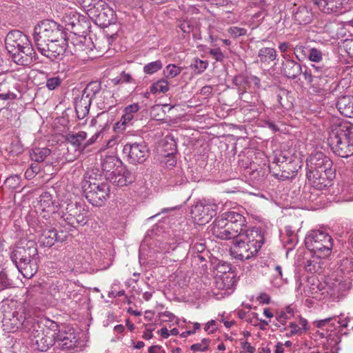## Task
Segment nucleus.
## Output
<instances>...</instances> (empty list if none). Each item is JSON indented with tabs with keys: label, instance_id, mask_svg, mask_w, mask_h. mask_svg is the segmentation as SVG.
I'll use <instances>...</instances> for the list:
<instances>
[{
	"label": "nucleus",
	"instance_id": "nucleus-4",
	"mask_svg": "<svg viewBox=\"0 0 353 353\" xmlns=\"http://www.w3.org/2000/svg\"><path fill=\"white\" fill-rule=\"evenodd\" d=\"M245 223V217L234 211L226 212L216 218L210 225L212 234L221 240L236 238L243 231Z\"/></svg>",
	"mask_w": 353,
	"mask_h": 353
},
{
	"label": "nucleus",
	"instance_id": "nucleus-11",
	"mask_svg": "<svg viewBox=\"0 0 353 353\" xmlns=\"http://www.w3.org/2000/svg\"><path fill=\"white\" fill-rule=\"evenodd\" d=\"M37 50L42 55L52 61L62 60L65 54L72 53L65 38V34L60 39H57L55 41H50L46 46L39 47Z\"/></svg>",
	"mask_w": 353,
	"mask_h": 353
},
{
	"label": "nucleus",
	"instance_id": "nucleus-21",
	"mask_svg": "<svg viewBox=\"0 0 353 353\" xmlns=\"http://www.w3.org/2000/svg\"><path fill=\"white\" fill-rule=\"evenodd\" d=\"M139 110L140 105L137 103L127 105L123 110V114L120 121L115 123L114 126V130H117L118 132L123 131L127 125L134 119L135 114Z\"/></svg>",
	"mask_w": 353,
	"mask_h": 353
},
{
	"label": "nucleus",
	"instance_id": "nucleus-3",
	"mask_svg": "<svg viewBox=\"0 0 353 353\" xmlns=\"http://www.w3.org/2000/svg\"><path fill=\"white\" fill-rule=\"evenodd\" d=\"M264 243V235L258 228L240 232L230 248L231 255L239 260H248L254 256Z\"/></svg>",
	"mask_w": 353,
	"mask_h": 353
},
{
	"label": "nucleus",
	"instance_id": "nucleus-52",
	"mask_svg": "<svg viewBox=\"0 0 353 353\" xmlns=\"http://www.w3.org/2000/svg\"><path fill=\"white\" fill-rule=\"evenodd\" d=\"M209 53L216 61H223L225 56L219 48L210 49Z\"/></svg>",
	"mask_w": 353,
	"mask_h": 353
},
{
	"label": "nucleus",
	"instance_id": "nucleus-44",
	"mask_svg": "<svg viewBox=\"0 0 353 353\" xmlns=\"http://www.w3.org/2000/svg\"><path fill=\"white\" fill-rule=\"evenodd\" d=\"M181 70V68L175 64H169L165 67L163 73L166 78L172 79L179 74Z\"/></svg>",
	"mask_w": 353,
	"mask_h": 353
},
{
	"label": "nucleus",
	"instance_id": "nucleus-64",
	"mask_svg": "<svg viewBox=\"0 0 353 353\" xmlns=\"http://www.w3.org/2000/svg\"><path fill=\"white\" fill-rule=\"evenodd\" d=\"M195 67L199 70L200 72L204 71L208 65V63L201 59L195 60Z\"/></svg>",
	"mask_w": 353,
	"mask_h": 353
},
{
	"label": "nucleus",
	"instance_id": "nucleus-25",
	"mask_svg": "<svg viewBox=\"0 0 353 353\" xmlns=\"http://www.w3.org/2000/svg\"><path fill=\"white\" fill-rule=\"evenodd\" d=\"M55 342L61 350H68L76 347L77 339L74 332H63L55 336Z\"/></svg>",
	"mask_w": 353,
	"mask_h": 353
},
{
	"label": "nucleus",
	"instance_id": "nucleus-22",
	"mask_svg": "<svg viewBox=\"0 0 353 353\" xmlns=\"http://www.w3.org/2000/svg\"><path fill=\"white\" fill-rule=\"evenodd\" d=\"M324 13H342L345 0H311Z\"/></svg>",
	"mask_w": 353,
	"mask_h": 353
},
{
	"label": "nucleus",
	"instance_id": "nucleus-43",
	"mask_svg": "<svg viewBox=\"0 0 353 353\" xmlns=\"http://www.w3.org/2000/svg\"><path fill=\"white\" fill-rule=\"evenodd\" d=\"M163 67L161 61L157 60L146 64L143 67V72L147 74H153L160 70Z\"/></svg>",
	"mask_w": 353,
	"mask_h": 353
},
{
	"label": "nucleus",
	"instance_id": "nucleus-41",
	"mask_svg": "<svg viewBox=\"0 0 353 353\" xmlns=\"http://www.w3.org/2000/svg\"><path fill=\"white\" fill-rule=\"evenodd\" d=\"M79 2L81 4L82 7L90 12H94V10H97L101 7V4L103 3V0H79Z\"/></svg>",
	"mask_w": 353,
	"mask_h": 353
},
{
	"label": "nucleus",
	"instance_id": "nucleus-38",
	"mask_svg": "<svg viewBox=\"0 0 353 353\" xmlns=\"http://www.w3.org/2000/svg\"><path fill=\"white\" fill-rule=\"evenodd\" d=\"M169 175V183L170 185H180L187 181V179L183 170L180 168L171 171Z\"/></svg>",
	"mask_w": 353,
	"mask_h": 353
},
{
	"label": "nucleus",
	"instance_id": "nucleus-30",
	"mask_svg": "<svg viewBox=\"0 0 353 353\" xmlns=\"http://www.w3.org/2000/svg\"><path fill=\"white\" fill-rule=\"evenodd\" d=\"M88 34H74L71 43L74 48V51L72 54L79 55L80 52L87 51L89 48L87 43H90V38L87 37Z\"/></svg>",
	"mask_w": 353,
	"mask_h": 353
},
{
	"label": "nucleus",
	"instance_id": "nucleus-28",
	"mask_svg": "<svg viewBox=\"0 0 353 353\" xmlns=\"http://www.w3.org/2000/svg\"><path fill=\"white\" fill-rule=\"evenodd\" d=\"M336 105L342 115L349 118L353 117V97L342 96L338 99Z\"/></svg>",
	"mask_w": 353,
	"mask_h": 353
},
{
	"label": "nucleus",
	"instance_id": "nucleus-2",
	"mask_svg": "<svg viewBox=\"0 0 353 353\" xmlns=\"http://www.w3.org/2000/svg\"><path fill=\"white\" fill-rule=\"evenodd\" d=\"M332 160L321 152L312 154L306 161V176L311 185L316 190H323L331 185L335 177Z\"/></svg>",
	"mask_w": 353,
	"mask_h": 353
},
{
	"label": "nucleus",
	"instance_id": "nucleus-17",
	"mask_svg": "<svg viewBox=\"0 0 353 353\" xmlns=\"http://www.w3.org/2000/svg\"><path fill=\"white\" fill-rule=\"evenodd\" d=\"M92 14L99 26L103 28L108 27L117 21L115 12L105 1L99 9L94 10Z\"/></svg>",
	"mask_w": 353,
	"mask_h": 353
},
{
	"label": "nucleus",
	"instance_id": "nucleus-55",
	"mask_svg": "<svg viewBox=\"0 0 353 353\" xmlns=\"http://www.w3.org/2000/svg\"><path fill=\"white\" fill-rule=\"evenodd\" d=\"M179 27L184 33H190L192 30V25L187 21H180Z\"/></svg>",
	"mask_w": 353,
	"mask_h": 353
},
{
	"label": "nucleus",
	"instance_id": "nucleus-16",
	"mask_svg": "<svg viewBox=\"0 0 353 353\" xmlns=\"http://www.w3.org/2000/svg\"><path fill=\"white\" fill-rule=\"evenodd\" d=\"M35 208L39 216L45 219H50V215L56 219L58 215L59 209L57 211L54 210L52 195L48 192H44L40 195Z\"/></svg>",
	"mask_w": 353,
	"mask_h": 353
},
{
	"label": "nucleus",
	"instance_id": "nucleus-49",
	"mask_svg": "<svg viewBox=\"0 0 353 353\" xmlns=\"http://www.w3.org/2000/svg\"><path fill=\"white\" fill-rule=\"evenodd\" d=\"M230 35L234 38L237 39L241 36H244L247 34V30L245 28L232 26L228 30Z\"/></svg>",
	"mask_w": 353,
	"mask_h": 353
},
{
	"label": "nucleus",
	"instance_id": "nucleus-8",
	"mask_svg": "<svg viewBox=\"0 0 353 353\" xmlns=\"http://www.w3.org/2000/svg\"><path fill=\"white\" fill-rule=\"evenodd\" d=\"M306 248L318 259L329 256L333 248V239L325 231L313 230L308 232L305 239Z\"/></svg>",
	"mask_w": 353,
	"mask_h": 353
},
{
	"label": "nucleus",
	"instance_id": "nucleus-27",
	"mask_svg": "<svg viewBox=\"0 0 353 353\" xmlns=\"http://www.w3.org/2000/svg\"><path fill=\"white\" fill-rule=\"evenodd\" d=\"M101 169L105 172V176L108 174H112V171H115L117 168L122 166V162L114 155H105L101 157Z\"/></svg>",
	"mask_w": 353,
	"mask_h": 353
},
{
	"label": "nucleus",
	"instance_id": "nucleus-19",
	"mask_svg": "<svg viewBox=\"0 0 353 353\" xmlns=\"http://www.w3.org/2000/svg\"><path fill=\"white\" fill-rule=\"evenodd\" d=\"M282 57L283 61L281 62V74L288 79H296L302 72L301 65L288 54H282Z\"/></svg>",
	"mask_w": 353,
	"mask_h": 353
},
{
	"label": "nucleus",
	"instance_id": "nucleus-58",
	"mask_svg": "<svg viewBox=\"0 0 353 353\" xmlns=\"http://www.w3.org/2000/svg\"><path fill=\"white\" fill-rule=\"evenodd\" d=\"M285 163H288V159L285 157V156L282 155L281 154H279V157H276L274 158V160L272 162V164L276 163V165H279L280 168H282V165H285Z\"/></svg>",
	"mask_w": 353,
	"mask_h": 353
},
{
	"label": "nucleus",
	"instance_id": "nucleus-29",
	"mask_svg": "<svg viewBox=\"0 0 353 353\" xmlns=\"http://www.w3.org/2000/svg\"><path fill=\"white\" fill-rule=\"evenodd\" d=\"M65 236H61L54 229L45 230L40 236L41 243L46 247L52 246L57 241H63Z\"/></svg>",
	"mask_w": 353,
	"mask_h": 353
},
{
	"label": "nucleus",
	"instance_id": "nucleus-57",
	"mask_svg": "<svg viewBox=\"0 0 353 353\" xmlns=\"http://www.w3.org/2000/svg\"><path fill=\"white\" fill-rule=\"evenodd\" d=\"M204 330L208 333H214L217 330L216 322L214 320L208 321L205 324Z\"/></svg>",
	"mask_w": 353,
	"mask_h": 353
},
{
	"label": "nucleus",
	"instance_id": "nucleus-31",
	"mask_svg": "<svg viewBox=\"0 0 353 353\" xmlns=\"http://www.w3.org/2000/svg\"><path fill=\"white\" fill-rule=\"evenodd\" d=\"M87 133L83 131L78 132L77 133L70 132L65 136V141L72 145L76 150L83 151L85 146L82 147V143L85 140Z\"/></svg>",
	"mask_w": 353,
	"mask_h": 353
},
{
	"label": "nucleus",
	"instance_id": "nucleus-14",
	"mask_svg": "<svg viewBox=\"0 0 353 353\" xmlns=\"http://www.w3.org/2000/svg\"><path fill=\"white\" fill-rule=\"evenodd\" d=\"M65 28L74 34H88L91 23L88 17L75 11H70L63 17Z\"/></svg>",
	"mask_w": 353,
	"mask_h": 353
},
{
	"label": "nucleus",
	"instance_id": "nucleus-50",
	"mask_svg": "<svg viewBox=\"0 0 353 353\" xmlns=\"http://www.w3.org/2000/svg\"><path fill=\"white\" fill-rule=\"evenodd\" d=\"M61 83V79L59 77H53L48 78L46 81V86L49 90H54Z\"/></svg>",
	"mask_w": 353,
	"mask_h": 353
},
{
	"label": "nucleus",
	"instance_id": "nucleus-47",
	"mask_svg": "<svg viewBox=\"0 0 353 353\" xmlns=\"http://www.w3.org/2000/svg\"><path fill=\"white\" fill-rule=\"evenodd\" d=\"M21 177L19 175H13L8 177L5 181V185L10 189L14 190L19 187Z\"/></svg>",
	"mask_w": 353,
	"mask_h": 353
},
{
	"label": "nucleus",
	"instance_id": "nucleus-51",
	"mask_svg": "<svg viewBox=\"0 0 353 353\" xmlns=\"http://www.w3.org/2000/svg\"><path fill=\"white\" fill-rule=\"evenodd\" d=\"M342 316H343V314H341L339 316H335L336 321H333V323H334V329H336V323L338 325L339 327L344 328L347 327L348 325V323L350 322L349 318H345L342 319Z\"/></svg>",
	"mask_w": 353,
	"mask_h": 353
},
{
	"label": "nucleus",
	"instance_id": "nucleus-54",
	"mask_svg": "<svg viewBox=\"0 0 353 353\" xmlns=\"http://www.w3.org/2000/svg\"><path fill=\"white\" fill-rule=\"evenodd\" d=\"M333 321H336V317H328V318H325L324 319L318 320V321H314V323L318 327H323L327 323L330 324V326H334V323H333Z\"/></svg>",
	"mask_w": 353,
	"mask_h": 353
},
{
	"label": "nucleus",
	"instance_id": "nucleus-33",
	"mask_svg": "<svg viewBox=\"0 0 353 353\" xmlns=\"http://www.w3.org/2000/svg\"><path fill=\"white\" fill-rule=\"evenodd\" d=\"M313 19V14L310 10L306 7H300L294 13V19L299 25H306L310 23Z\"/></svg>",
	"mask_w": 353,
	"mask_h": 353
},
{
	"label": "nucleus",
	"instance_id": "nucleus-12",
	"mask_svg": "<svg viewBox=\"0 0 353 353\" xmlns=\"http://www.w3.org/2000/svg\"><path fill=\"white\" fill-rule=\"evenodd\" d=\"M39 258L37 244L33 241L21 240L10 253V259L15 265L19 262L30 261Z\"/></svg>",
	"mask_w": 353,
	"mask_h": 353
},
{
	"label": "nucleus",
	"instance_id": "nucleus-35",
	"mask_svg": "<svg viewBox=\"0 0 353 353\" xmlns=\"http://www.w3.org/2000/svg\"><path fill=\"white\" fill-rule=\"evenodd\" d=\"M15 284L10 272L6 268L0 270V292L14 288Z\"/></svg>",
	"mask_w": 353,
	"mask_h": 353
},
{
	"label": "nucleus",
	"instance_id": "nucleus-62",
	"mask_svg": "<svg viewBox=\"0 0 353 353\" xmlns=\"http://www.w3.org/2000/svg\"><path fill=\"white\" fill-rule=\"evenodd\" d=\"M289 327L292 330L293 333L297 335H301L303 334V329H301L296 323L291 322L289 324Z\"/></svg>",
	"mask_w": 353,
	"mask_h": 353
},
{
	"label": "nucleus",
	"instance_id": "nucleus-6",
	"mask_svg": "<svg viewBox=\"0 0 353 353\" xmlns=\"http://www.w3.org/2000/svg\"><path fill=\"white\" fill-rule=\"evenodd\" d=\"M81 188L86 199L93 206L103 205L110 195L109 184L107 182H100L88 173L84 175Z\"/></svg>",
	"mask_w": 353,
	"mask_h": 353
},
{
	"label": "nucleus",
	"instance_id": "nucleus-48",
	"mask_svg": "<svg viewBox=\"0 0 353 353\" xmlns=\"http://www.w3.org/2000/svg\"><path fill=\"white\" fill-rule=\"evenodd\" d=\"M305 70L304 71L302 70L301 72V74L303 75L304 79L310 83H315L318 79L320 78V75L314 74L312 70L310 68L308 69L305 66Z\"/></svg>",
	"mask_w": 353,
	"mask_h": 353
},
{
	"label": "nucleus",
	"instance_id": "nucleus-20",
	"mask_svg": "<svg viewBox=\"0 0 353 353\" xmlns=\"http://www.w3.org/2000/svg\"><path fill=\"white\" fill-rule=\"evenodd\" d=\"M12 58L17 64L24 66H29L37 61L38 57L32 45L22 50H19L11 54Z\"/></svg>",
	"mask_w": 353,
	"mask_h": 353
},
{
	"label": "nucleus",
	"instance_id": "nucleus-18",
	"mask_svg": "<svg viewBox=\"0 0 353 353\" xmlns=\"http://www.w3.org/2000/svg\"><path fill=\"white\" fill-rule=\"evenodd\" d=\"M105 179L114 185L123 187L132 183L134 176L130 171L121 166L115 171H112V174H106Z\"/></svg>",
	"mask_w": 353,
	"mask_h": 353
},
{
	"label": "nucleus",
	"instance_id": "nucleus-40",
	"mask_svg": "<svg viewBox=\"0 0 353 353\" xmlns=\"http://www.w3.org/2000/svg\"><path fill=\"white\" fill-rule=\"evenodd\" d=\"M169 90L168 82L162 79L154 83L150 86V92L152 94L165 93Z\"/></svg>",
	"mask_w": 353,
	"mask_h": 353
},
{
	"label": "nucleus",
	"instance_id": "nucleus-9",
	"mask_svg": "<svg viewBox=\"0 0 353 353\" xmlns=\"http://www.w3.org/2000/svg\"><path fill=\"white\" fill-rule=\"evenodd\" d=\"M63 27L53 20H43L34 28L32 37L37 49L46 46L50 41H55L63 37Z\"/></svg>",
	"mask_w": 353,
	"mask_h": 353
},
{
	"label": "nucleus",
	"instance_id": "nucleus-7",
	"mask_svg": "<svg viewBox=\"0 0 353 353\" xmlns=\"http://www.w3.org/2000/svg\"><path fill=\"white\" fill-rule=\"evenodd\" d=\"M58 208L57 216L63 219L68 225L76 228L77 225L86 224L88 211L84 203L70 199L63 200Z\"/></svg>",
	"mask_w": 353,
	"mask_h": 353
},
{
	"label": "nucleus",
	"instance_id": "nucleus-37",
	"mask_svg": "<svg viewBox=\"0 0 353 353\" xmlns=\"http://www.w3.org/2000/svg\"><path fill=\"white\" fill-rule=\"evenodd\" d=\"M258 57L261 63H269L276 59V51L272 48H262L259 50Z\"/></svg>",
	"mask_w": 353,
	"mask_h": 353
},
{
	"label": "nucleus",
	"instance_id": "nucleus-26",
	"mask_svg": "<svg viewBox=\"0 0 353 353\" xmlns=\"http://www.w3.org/2000/svg\"><path fill=\"white\" fill-rule=\"evenodd\" d=\"M38 262L39 258H37L30 261L19 262L15 266L25 278L31 279L37 272Z\"/></svg>",
	"mask_w": 353,
	"mask_h": 353
},
{
	"label": "nucleus",
	"instance_id": "nucleus-32",
	"mask_svg": "<svg viewBox=\"0 0 353 353\" xmlns=\"http://www.w3.org/2000/svg\"><path fill=\"white\" fill-rule=\"evenodd\" d=\"M236 279L233 272H223L216 278V284L219 289L230 290L235 284Z\"/></svg>",
	"mask_w": 353,
	"mask_h": 353
},
{
	"label": "nucleus",
	"instance_id": "nucleus-13",
	"mask_svg": "<svg viewBox=\"0 0 353 353\" xmlns=\"http://www.w3.org/2000/svg\"><path fill=\"white\" fill-rule=\"evenodd\" d=\"M123 153L129 163L137 165L146 161L149 157L150 150L145 141L128 142L124 145Z\"/></svg>",
	"mask_w": 353,
	"mask_h": 353
},
{
	"label": "nucleus",
	"instance_id": "nucleus-59",
	"mask_svg": "<svg viewBox=\"0 0 353 353\" xmlns=\"http://www.w3.org/2000/svg\"><path fill=\"white\" fill-rule=\"evenodd\" d=\"M341 265L345 268H350V270H353V258L350 257V258L343 259L341 261Z\"/></svg>",
	"mask_w": 353,
	"mask_h": 353
},
{
	"label": "nucleus",
	"instance_id": "nucleus-34",
	"mask_svg": "<svg viewBox=\"0 0 353 353\" xmlns=\"http://www.w3.org/2000/svg\"><path fill=\"white\" fill-rule=\"evenodd\" d=\"M100 92H101V94L104 96H105L106 94H110V92L108 90H101V84L99 81L90 82L82 91V93H83V94L86 95L87 97H90L91 99H92Z\"/></svg>",
	"mask_w": 353,
	"mask_h": 353
},
{
	"label": "nucleus",
	"instance_id": "nucleus-45",
	"mask_svg": "<svg viewBox=\"0 0 353 353\" xmlns=\"http://www.w3.org/2000/svg\"><path fill=\"white\" fill-rule=\"evenodd\" d=\"M307 59L312 62L319 63L323 59V53L316 48H310Z\"/></svg>",
	"mask_w": 353,
	"mask_h": 353
},
{
	"label": "nucleus",
	"instance_id": "nucleus-24",
	"mask_svg": "<svg viewBox=\"0 0 353 353\" xmlns=\"http://www.w3.org/2000/svg\"><path fill=\"white\" fill-rule=\"evenodd\" d=\"M92 99L81 92L74 99V108L77 118L79 120L83 119L89 113Z\"/></svg>",
	"mask_w": 353,
	"mask_h": 353
},
{
	"label": "nucleus",
	"instance_id": "nucleus-61",
	"mask_svg": "<svg viewBox=\"0 0 353 353\" xmlns=\"http://www.w3.org/2000/svg\"><path fill=\"white\" fill-rule=\"evenodd\" d=\"M61 288H62V287L61 285H59V283H52L50 285L49 290H50V294L52 296H56L57 294L59 292V291L61 290Z\"/></svg>",
	"mask_w": 353,
	"mask_h": 353
},
{
	"label": "nucleus",
	"instance_id": "nucleus-56",
	"mask_svg": "<svg viewBox=\"0 0 353 353\" xmlns=\"http://www.w3.org/2000/svg\"><path fill=\"white\" fill-rule=\"evenodd\" d=\"M276 319L279 322L284 325L287 320L290 318L289 316L287 315V313L284 312V310H281L276 313Z\"/></svg>",
	"mask_w": 353,
	"mask_h": 353
},
{
	"label": "nucleus",
	"instance_id": "nucleus-39",
	"mask_svg": "<svg viewBox=\"0 0 353 353\" xmlns=\"http://www.w3.org/2000/svg\"><path fill=\"white\" fill-rule=\"evenodd\" d=\"M50 150L46 148H36L30 152L31 159L37 162H43L50 155Z\"/></svg>",
	"mask_w": 353,
	"mask_h": 353
},
{
	"label": "nucleus",
	"instance_id": "nucleus-53",
	"mask_svg": "<svg viewBox=\"0 0 353 353\" xmlns=\"http://www.w3.org/2000/svg\"><path fill=\"white\" fill-rule=\"evenodd\" d=\"M314 74L320 75V78L318 80H321L322 75L327 71V68L323 65H316L315 64L311 65V68Z\"/></svg>",
	"mask_w": 353,
	"mask_h": 353
},
{
	"label": "nucleus",
	"instance_id": "nucleus-63",
	"mask_svg": "<svg viewBox=\"0 0 353 353\" xmlns=\"http://www.w3.org/2000/svg\"><path fill=\"white\" fill-rule=\"evenodd\" d=\"M257 300L261 304H268L270 301V296L265 292L261 293V294L257 298Z\"/></svg>",
	"mask_w": 353,
	"mask_h": 353
},
{
	"label": "nucleus",
	"instance_id": "nucleus-23",
	"mask_svg": "<svg viewBox=\"0 0 353 353\" xmlns=\"http://www.w3.org/2000/svg\"><path fill=\"white\" fill-rule=\"evenodd\" d=\"M327 288V293L334 301H339L343 299L350 289L349 283L338 279L329 282Z\"/></svg>",
	"mask_w": 353,
	"mask_h": 353
},
{
	"label": "nucleus",
	"instance_id": "nucleus-5",
	"mask_svg": "<svg viewBox=\"0 0 353 353\" xmlns=\"http://www.w3.org/2000/svg\"><path fill=\"white\" fill-rule=\"evenodd\" d=\"M332 151L341 158L353 155V124L342 123L332 125L327 139Z\"/></svg>",
	"mask_w": 353,
	"mask_h": 353
},
{
	"label": "nucleus",
	"instance_id": "nucleus-15",
	"mask_svg": "<svg viewBox=\"0 0 353 353\" xmlns=\"http://www.w3.org/2000/svg\"><path fill=\"white\" fill-rule=\"evenodd\" d=\"M5 44L8 52L10 54L32 45L28 36L17 30L8 33L5 39Z\"/></svg>",
	"mask_w": 353,
	"mask_h": 353
},
{
	"label": "nucleus",
	"instance_id": "nucleus-36",
	"mask_svg": "<svg viewBox=\"0 0 353 353\" xmlns=\"http://www.w3.org/2000/svg\"><path fill=\"white\" fill-rule=\"evenodd\" d=\"M292 166V162L291 160L288 161V163H285V165H282L281 172L274 173V175L280 180H286L289 179H292L294 177L296 172H297V169L294 168L293 169L291 168Z\"/></svg>",
	"mask_w": 353,
	"mask_h": 353
},
{
	"label": "nucleus",
	"instance_id": "nucleus-10",
	"mask_svg": "<svg viewBox=\"0 0 353 353\" xmlns=\"http://www.w3.org/2000/svg\"><path fill=\"white\" fill-rule=\"evenodd\" d=\"M219 204L214 200H203L191 207L190 214L194 223L205 225L216 216Z\"/></svg>",
	"mask_w": 353,
	"mask_h": 353
},
{
	"label": "nucleus",
	"instance_id": "nucleus-60",
	"mask_svg": "<svg viewBox=\"0 0 353 353\" xmlns=\"http://www.w3.org/2000/svg\"><path fill=\"white\" fill-rule=\"evenodd\" d=\"M190 350L194 352H204L207 350L206 345L201 344V343H195L191 345Z\"/></svg>",
	"mask_w": 353,
	"mask_h": 353
},
{
	"label": "nucleus",
	"instance_id": "nucleus-42",
	"mask_svg": "<svg viewBox=\"0 0 353 353\" xmlns=\"http://www.w3.org/2000/svg\"><path fill=\"white\" fill-rule=\"evenodd\" d=\"M310 49V48L303 45H296L293 48L294 54L299 61H302L307 58Z\"/></svg>",
	"mask_w": 353,
	"mask_h": 353
},
{
	"label": "nucleus",
	"instance_id": "nucleus-1",
	"mask_svg": "<svg viewBox=\"0 0 353 353\" xmlns=\"http://www.w3.org/2000/svg\"><path fill=\"white\" fill-rule=\"evenodd\" d=\"M2 310L4 330L14 332L23 328L29 334L30 344L34 350L46 352L55 343L56 333L46 327L39 321L27 318L23 307L17 305V301H11L10 304H4Z\"/></svg>",
	"mask_w": 353,
	"mask_h": 353
},
{
	"label": "nucleus",
	"instance_id": "nucleus-46",
	"mask_svg": "<svg viewBox=\"0 0 353 353\" xmlns=\"http://www.w3.org/2000/svg\"><path fill=\"white\" fill-rule=\"evenodd\" d=\"M281 239L288 251L292 250L298 243L297 235H292V236H281Z\"/></svg>",
	"mask_w": 353,
	"mask_h": 353
}]
</instances>
